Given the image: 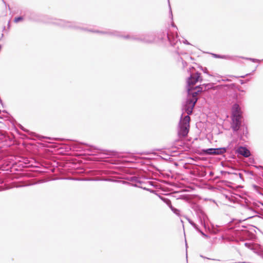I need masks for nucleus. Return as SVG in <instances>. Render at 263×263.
Segmentation results:
<instances>
[{"label":"nucleus","instance_id":"1","mask_svg":"<svg viewBox=\"0 0 263 263\" xmlns=\"http://www.w3.org/2000/svg\"><path fill=\"white\" fill-rule=\"evenodd\" d=\"M201 81V73L196 72L191 73L186 81V91L187 98L182 106V114L178 125V134L180 138H185L187 136L190 129V115L193 113V109L198 100V96L202 91L214 89V84H203L195 86L199 81Z\"/></svg>","mask_w":263,"mask_h":263},{"label":"nucleus","instance_id":"2","mask_svg":"<svg viewBox=\"0 0 263 263\" xmlns=\"http://www.w3.org/2000/svg\"><path fill=\"white\" fill-rule=\"evenodd\" d=\"M44 23H53L55 25H58L62 27L87 30L90 32H97L103 34H107L110 36L121 37L126 40L138 41L146 44L153 43L155 40V35L152 32L142 34L139 36H138L137 35H130L129 34L126 35H122L120 32L115 30L103 31L99 30H93L91 29L88 30L85 28L81 27L79 24L77 22H68L64 20L53 18L52 17H50L48 16L45 15H44Z\"/></svg>","mask_w":263,"mask_h":263},{"label":"nucleus","instance_id":"3","mask_svg":"<svg viewBox=\"0 0 263 263\" xmlns=\"http://www.w3.org/2000/svg\"><path fill=\"white\" fill-rule=\"evenodd\" d=\"M70 146L71 149L77 151H87L88 153V154L91 155H96L97 154L102 153L103 151L102 149L97 148L93 146L78 141H71L70 143Z\"/></svg>","mask_w":263,"mask_h":263},{"label":"nucleus","instance_id":"4","mask_svg":"<svg viewBox=\"0 0 263 263\" xmlns=\"http://www.w3.org/2000/svg\"><path fill=\"white\" fill-rule=\"evenodd\" d=\"M242 111L239 105L235 103L232 106V128L234 132H238L241 126Z\"/></svg>","mask_w":263,"mask_h":263},{"label":"nucleus","instance_id":"5","mask_svg":"<svg viewBox=\"0 0 263 263\" xmlns=\"http://www.w3.org/2000/svg\"><path fill=\"white\" fill-rule=\"evenodd\" d=\"M237 145L236 141H232L227 147H220V148H209L204 149L202 151L206 155H221L226 153L227 149L234 150Z\"/></svg>","mask_w":263,"mask_h":263},{"label":"nucleus","instance_id":"6","mask_svg":"<svg viewBox=\"0 0 263 263\" xmlns=\"http://www.w3.org/2000/svg\"><path fill=\"white\" fill-rule=\"evenodd\" d=\"M221 238L222 240H227L228 241L238 242L239 241L245 240L244 237L242 235V233L237 230L230 232L225 235H222Z\"/></svg>","mask_w":263,"mask_h":263},{"label":"nucleus","instance_id":"7","mask_svg":"<svg viewBox=\"0 0 263 263\" xmlns=\"http://www.w3.org/2000/svg\"><path fill=\"white\" fill-rule=\"evenodd\" d=\"M19 127L21 128L22 130L25 132L26 134H22L18 130H17V149H18V146L21 144V142L18 140L19 138L20 139H24L26 138H28V136L30 135V138H40L41 137L39 136V135L36 134L35 133L33 132H30L28 130L25 129L22 125L17 123V128Z\"/></svg>","mask_w":263,"mask_h":263},{"label":"nucleus","instance_id":"8","mask_svg":"<svg viewBox=\"0 0 263 263\" xmlns=\"http://www.w3.org/2000/svg\"><path fill=\"white\" fill-rule=\"evenodd\" d=\"M192 208L196 213V214L201 224L202 225L205 229H206V226L205 223L206 220L208 219V217L202 210L201 207L198 205L195 204L193 206Z\"/></svg>","mask_w":263,"mask_h":263},{"label":"nucleus","instance_id":"9","mask_svg":"<svg viewBox=\"0 0 263 263\" xmlns=\"http://www.w3.org/2000/svg\"><path fill=\"white\" fill-rule=\"evenodd\" d=\"M141 177L136 175L127 177V179L130 182V183L133 186L148 191V189L143 186V185L145 184V183L141 180Z\"/></svg>","mask_w":263,"mask_h":263},{"label":"nucleus","instance_id":"10","mask_svg":"<svg viewBox=\"0 0 263 263\" xmlns=\"http://www.w3.org/2000/svg\"><path fill=\"white\" fill-rule=\"evenodd\" d=\"M167 38L171 45V46L179 48V45L181 44V42L179 39H178V35L176 33L175 34L173 32H167L166 33Z\"/></svg>","mask_w":263,"mask_h":263},{"label":"nucleus","instance_id":"11","mask_svg":"<svg viewBox=\"0 0 263 263\" xmlns=\"http://www.w3.org/2000/svg\"><path fill=\"white\" fill-rule=\"evenodd\" d=\"M245 246L263 258V248L260 246H255L251 243H245Z\"/></svg>","mask_w":263,"mask_h":263},{"label":"nucleus","instance_id":"12","mask_svg":"<svg viewBox=\"0 0 263 263\" xmlns=\"http://www.w3.org/2000/svg\"><path fill=\"white\" fill-rule=\"evenodd\" d=\"M233 141H236L237 142V140H233ZM237 145H238L237 143ZM237 145H236L234 149L236 151V153L238 155H242L245 157H248L250 155V151L246 147L239 146L237 148Z\"/></svg>","mask_w":263,"mask_h":263},{"label":"nucleus","instance_id":"13","mask_svg":"<svg viewBox=\"0 0 263 263\" xmlns=\"http://www.w3.org/2000/svg\"><path fill=\"white\" fill-rule=\"evenodd\" d=\"M108 161L111 164H118L120 163V161L115 159H110Z\"/></svg>","mask_w":263,"mask_h":263},{"label":"nucleus","instance_id":"14","mask_svg":"<svg viewBox=\"0 0 263 263\" xmlns=\"http://www.w3.org/2000/svg\"><path fill=\"white\" fill-rule=\"evenodd\" d=\"M197 231L201 234V235L205 238H209V236L203 233L200 229Z\"/></svg>","mask_w":263,"mask_h":263},{"label":"nucleus","instance_id":"15","mask_svg":"<svg viewBox=\"0 0 263 263\" xmlns=\"http://www.w3.org/2000/svg\"><path fill=\"white\" fill-rule=\"evenodd\" d=\"M220 230L218 228H213L212 230H211V233L213 234H217L219 232Z\"/></svg>","mask_w":263,"mask_h":263},{"label":"nucleus","instance_id":"16","mask_svg":"<svg viewBox=\"0 0 263 263\" xmlns=\"http://www.w3.org/2000/svg\"><path fill=\"white\" fill-rule=\"evenodd\" d=\"M171 210L174 213H175L176 214H179V210H178L177 209L175 208H174L173 206H172L171 208Z\"/></svg>","mask_w":263,"mask_h":263},{"label":"nucleus","instance_id":"17","mask_svg":"<svg viewBox=\"0 0 263 263\" xmlns=\"http://www.w3.org/2000/svg\"><path fill=\"white\" fill-rule=\"evenodd\" d=\"M195 229H196L197 231L199 230V228L197 224H196L194 221L191 222L190 223Z\"/></svg>","mask_w":263,"mask_h":263},{"label":"nucleus","instance_id":"18","mask_svg":"<svg viewBox=\"0 0 263 263\" xmlns=\"http://www.w3.org/2000/svg\"><path fill=\"white\" fill-rule=\"evenodd\" d=\"M247 60H249L250 61H251L253 62H259L260 61L256 59L253 58H247Z\"/></svg>","mask_w":263,"mask_h":263},{"label":"nucleus","instance_id":"19","mask_svg":"<svg viewBox=\"0 0 263 263\" xmlns=\"http://www.w3.org/2000/svg\"><path fill=\"white\" fill-rule=\"evenodd\" d=\"M17 166H18L20 165H22V164H20V163L21 162V160L20 159H21V158L20 157H19L18 155H17Z\"/></svg>","mask_w":263,"mask_h":263},{"label":"nucleus","instance_id":"20","mask_svg":"<svg viewBox=\"0 0 263 263\" xmlns=\"http://www.w3.org/2000/svg\"><path fill=\"white\" fill-rule=\"evenodd\" d=\"M214 56L217 58H224V55H221L219 54H213Z\"/></svg>","mask_w":263,"mask_h":263},{"label":"nucleus","instance_id":"21","mask_svg":"<svg viewBox=\"0 0 263 263\" xmlns=\"http://www.w3.org/2000/svg\"><path fill=\"white\" fill-rule=\"evenodd\" d=\"M23 16H17V23L22 21L23 20Z\"/></svg>","mask_w":263,"mask_h":263},{"label":"nucleus","instance_id":"22","mask_svg":"<svg viewBox=\"0 0 263 263\" xmlns=\"http://www.w3.org/2000/svg\"><path fill=\"white\" fill-rule=\"evenodd\" d=\"M183 43L185 44H186V45H190V43L186 40H184V41H183Z\"/></svg>","mask_w":263,"mask_h":263},{"label":"nucleus","instance_id":"23","mask_svg":"<svg viewBox=\"0 0 263 263\" xmlns=\"http://www.w3.org/2000/svg\"><path fill=\"white\" fill-rule=\"evenodd\" d=\"M186 219L187 220V221H189V222L190 223H191V222H193V221L191 219H190V218H189L187 217H186Z\"/></svg>","mask_w":263,"mask_h":263},{"label":"nucleus","instance_id":"24","mask_svg":"<svg viewBox=\"0 0 263 263\" xmlns=\"http://www.w3.org/2000/svg\"><path fill=\"white\" fill-rule=\"evenodd\" d=\"M200 256L201 257L203 258H206V259H210V258H208V257H205L203 256V255H200Z\"/></svg>","mask_w":263,"mask_h":263},{"label":"nucleus","instance_id":"25","mask_svg":"<svg viewBox=\"0 0 263 263\" xmlns=\"http://www.w3.org/2000/svg\"><path fill=\"white\" fill-rule=\"evenodd\" d=\"M249 74H246V75H245V76H239V77H241V78H245V77H246V76H248V75H249Z\"/></svg>","mask_w":263,"mask_h":263},{"label":"nucleus","instance_id":"26","mask_svg":"<svg viewBox=\"0 0 263 263\" xmlns=\"http://www.w3.org/2000/svg\"><path fill=\"white\" fill-rule=\"evenodd\" d=\"M17 187H20V186H22V185H21V184H19L18 181H17Z\"/></svg>","mask_w":263,"mask_h":263},{"label":"nucleus","instance_id":"27","mask_svg":"<svg viewBox=\"0 0 263 263\" xmlns=\"http://www.w3.org/2000/svg\"><path fill=\"white\" fill-rule=\"evenodd\" d=\"M170 14H171V16L172 17L173 16V14H172V12L171 9H170Z\"/></svg>","mask_w":263,"mask_h":263},{"label":"nucleus","instance_id":"28","mask_svg":"<svg viewBox=\"0 0 263 263\" xmlns=\"http://www.w3.org/2000/svg\"><path fill=\"white\" fill-rule=\"evenodd\" d=\"M239 175L240 178H242L243 175L241 174H239Z\"/></svg>","mask_w":263,"mask_h":263},{"label":"nucleus","instance_id":"29","mask_svg":"<svg viewBox=\"0 0 263 263\" xmlns=\"http://www.w3.org/2000/svg\"><path fill=\"white\" fill-rule=\"evenodd\" d=\"M105 180H107V181H113V180H112V179H105Z\"/></svg>","mask_w":263,"mask_h":263},{"label":"nucleus","instance_id":"30","mask_svg":"<svg viewBox=\"0 0 263 263\" xmlns=\"http://www.w3.org/2000/svg\"><path fill=\"white\" fill-rule=\"evenodd\" d=\"M240 83H241V84H244V82L242 80H241L240 81Z\"/></svg>","mask_w":263,"mask_h":263},{"label":"nucleus","instance_id":"31","mask_svg":"<svg viewBox=\"0 0 263 263\" xmlns=\"http://www.w3.org/2000/svg\"><path fill=\"white\" fill-rule=\"evenodd\" d=\"M20 175H21V174H20V173H17V179H18V178H19V177H20Z\"/></svg>","mask_w":263,"mask_h":263},{"label":"nucleus","instance_id":"32","mask_svg":"<svg viewBox=\"0 0 263 263\" xmlns=\"http://www.w3.org/2000/svg\"><path fill=\"white\" fill-rule=\"evenodd\" d=\"M230 85L232 86V87H233L235 86V84H232Z\"/></svg>","mask_w":263,"mask_h":263},{"label":"nucleus","instance_id":"33","mask_svg":"<svg viewBox=\"0 0 263 263\" xmlns=\"http://www.w3.org/2000/svg\"><path fill=\"white\" fill-rule=\"evenodd\" d=\"M222 81H225V80H222ZM230 81V80H229V79H227V80H226V81Z\"/></svg>","mask_w":263,"mask_h":263},{"label":"nucleus","instance_id":"34","mask_svg":"<svg viewBox=\"0 0 263 263\" xmlns=\"http://www.w3.org/2000/svg\"><path fill=\"white\" fill-rule=\"evenodd\" d=\"M14 22H16V17H15V18H14Z\"/></svg>","mask_w":263,"mask_h":263},{"label":"nucleus","instance_id":"35","mask_svg":"<svg viewBox=\"0 0 263 263\" xmlns=\"http://www.w3.org/2000/svg\"><path fill=\"white\" fill-rule=\"evenodd\" d=\"M260 203L263 206V202H260Z\"/></svg>","mask_w":263,"mask_h":263},{"label":"nucleus","instance_id":"36","mask_svg":"<svg viewBox=\"0 0 263 263\" xmlns=\"http://www.w3.org/2000/svg\"><path fill=\"white\" fill-rule=\"evenodd\" d=\"M173 27H176V26L175 25H174V24L173 25Z\"/></svg>","mask_w":263,"mask_h":263},{"label":"nucleus","instance_id":"37","mask_svg":"<svg viewBox=\"0 0 263 263\" xmlns=\"http://www.w3.org/2000/svg\"><path fill=\"white\" fill-rule=\"evenodd\" d=\"M262 61H263V59L262 60Z\"/></svg>","mask_w":263,"mask_h":263}]
</instances>
